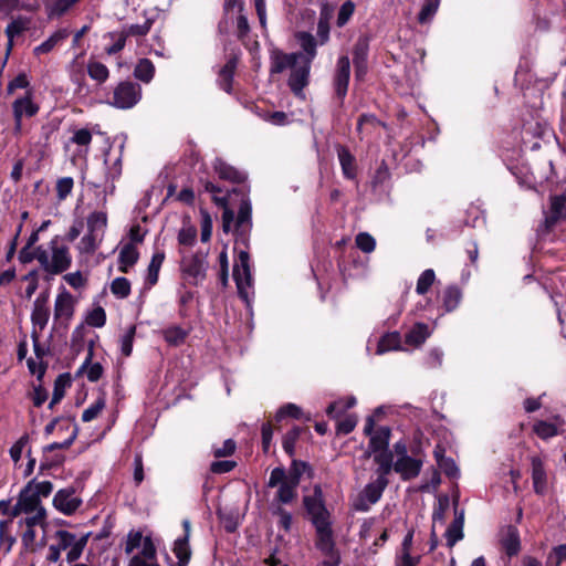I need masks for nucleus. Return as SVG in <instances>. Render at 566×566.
<instances>
[{
	"label": "nucleus",
	"mask_w": 566,
	"mask_h": 566,
	"mask_svg": "<svg viewBox=\"0 0 566 566\" xmlns=\"http://www.w3.org/2000/svg\"><path fill=\"white\" fill-rule=\"evenodd\" d=\"M50 318L49 295L46 293L40 294L33 302V310L31 313L32 322V340L35 343L40 338V334L44 331Z\"/></svg>",
	"instance_id": "9b49d317"
},
{
	"label": "nucleus",
	"mask_w": 566,
	"mask_h": 566,
	"mask_svg": "<svg viewBox=\"0 0 566 566\" xmlns=\"http://www.w3.org/2000/svg\"><path fill=\"white\" fill-rule=\"evenodd\" d=\"M337 157L342 172L346 179L354 180L357 176L356 159L345 146L337 147Z\"/></svg>",
	"instance_id": "b1692460"
},
{
	"label": "nucleus",
	"mask_w": 566,
	"mask_h": 566,
	"mask_svg": "<svg viewBox=\"0 0 566 566\" xmlns=\"http://www.w3.org/2000/svg\"><path fill=\"white\" fill-rule=\"evenodd\" d=\"M461 298L462 292L458 286H448L442 294L443 307L447 312H451L459 306Z\"/></svg>",
	"instance_id": "a19ab883"
},
{
	"label": "nucleus",
	"mask_w": 566,
	"mask_h": 566,
	"mask_svg": "<svg viewBox=\"0 0 566 566\" xmlns=\"http://www.w3.org/2000/svg\"><path fill=\"white\" fill-rule=\"evenodd\" d=\"M388 485V480L377 479L367 483L360 491L353 506L358 512H367L370 506L377 503L385 489Z\"/></svg>",
	"instance_id": "9d476101"
},
{
	"label": "nucleus",
	"mask_w": 566,
	"mask_h": 566,
	"mask_svg": "<svg viewBox=\"0 0 566 566\" xmlns=\"http://www.w3.org/2000/svg\"><path fill=\"white\" fill-rule=\"evenodd\" d=\"M463 524H464L463 512H458L455 510V517L444 533V536L447 539V545L450 548L453 547L459 541H461L463 538V536H464Z\"/></svg>",
	"instance_id": "393cba45"
},
{
	"label": "nucleus",
	"mask_w": 566,
	"mask_h": 566,
	"mask_svg": "<svg viewBox=\"0 0 566 566\" xmlns=\"http://www.w3.org/2000/svg\"><path fill=\"white\" fill-rule=\"evenodd\" d=\"M44 509L41 504V500L36 496L35 491L28 484L21 490L18 501L11 509L10 515L17 517L20 514H31L34 511Z\"/></svg>",
	"instance_id": "ddd939ff"
},
{
	"label": "nucleus",
	"mask_w": 566,
	"mask_h": 566,
	"mask_svg": "<svg viewBox=\"0 0 566 566\" xmlns=\"http://www.w3.org/2000/svg\"><path fill=\"white\" fill-rule=\"evenodd\" d=\"M87 231L96 233L104 238L105 229L107 227V213L104 210H96L87 217Z\"/></svg>",
	"instance_id": "c85d7f7f"
},
{
	"label": "nucleus",
	"mask_w": 566,
	"mask_h": 566,
	"mask_svg": "<svg viewBox=\"0 0 566 566\" xmlns=\"http://www.w3.org/2000/svg\"><path fill=\"white\" fill-rule=\"evenodd\" d=\"M350 76V61L347 55L339 56L336 63V70L333 78L335 94L343 101L347 94Z\"/></svg>",
	"instance_id": "2eb2a0df"
},
{
	"label": "nucleus",
	"mask_w": 566,
	"mask_h": 566,
	"mask_svg": "<svg viewBox=\"0 0 566 566\" xmlns=\"http://www.w3.org/2000/svg\"><path fill=\"white\" fill-rule=\"evenodd\" d=\"M12 521H0V548L7 554L11 551L15 538L10 534V525Z\"/></svg>",
	"instance_id": "3c124183"
},
{
	"label": "nucleus",
	"mask_w": 566,
	"mask_h": 566,
	"mask_svg": "<svg viewBox=\"0 0 566 566\" xmlns=\"http://www.w3.org/2000/svg\"><path fill=\"white\" fill-rule=\"evenodd\" d=\"M233 279L240 297L249 304L253 294V279L250 268V255L247 251H240L238 261L233 266Z\"/></svg>",
	"instance_id": "39448f33"
},
{
	"label": "nucleus",
	"mask_w": 566,
	"mask_h": 566,
	"mask_svg": "<svg viewBox=\"0 0 566 566\" xmlns=\"http://www.w3.org/2000/svg\"><path fill=\"white\" fill-rule=\"evenodd\" d=\"M82 504L73 488L59 490L53 497L54 507L64 515H72Z\"/></svg>",
	"instance_id": "f3484780"
},
{
	"label": "nucleus",
	"mask_w": 566,
	"mask_h": 566,
	"mask_svg": "<svg viewBox=\"0 0 566 566\" xmlns=\"http://www.w3.org/2000/svg\"><path fill=\"white\" fill-rule=\"evenodd\" d=\"M303 503L313 526L332 522L331 513L325 505L323 490L319 484L314 485L311 495L304 496Z\"/></svg>",
	"instance_id": "423d86ee"
},
{
	"label": "nucleus",
	"mask_w": 566,
	"mask_h": 566,
	"mask_svg": "<svg viewBox=\"0 0 566 566\" xmlns=\"http://www.w3.org/2000/svg\"><path fill=\"white\" fill-rule=\"evenodd\" d=\"M295 38L305 53V55L302 53L300 61H308L312 63L313 59L316 56L317 43L315 38L308 32H297Z\"/></svg>",
	"instance_id": "bb28decb"
},
{
	"label": "nucleus",
	"mask_w": 566,
	"mask_h": 566,
	"mask_svg": "<svg viewBox=\"0 0 566 566\" xmlns=\"http://www.w3.org/2000/svg\"><path fill=\"white\" fill-rule=\"evenodd\" d=\"M311 63L308 61H297L291 69L289 86L291 91L300 97H304L303 90L308 84Z\"/></svg>",
	"instance_id": "4468645a"
},
{
	"label": "nucleus",
	"mask_w": 566,
	"mask_h": 566,
	"mask_svg": "<svg viewBox=\"0 0 566 566\" xmlns=\"http://www.w3.org/2000/svg\"><path fill=\"white\" fill-rule=\"evenodd\" d=\"M136 333L135 326H129L125 334L120 337V352L125 357L130 356L133 352V343Z\"/></svg>",
	"instance_id": "69168bd1"
},
{
	"label": "nucleus",
	"mask_w": 566,
	"mask_h": 566,
	"mask_svg": "<svg viewBox=\"0 0 566 566\" xmlns=\"http://www.w3.org/2000/svg\"><path fill=\"white\" fill-rule=\"evenodd\" d=\"M70 35V31L67 29H59L53 34H51L45 41H43L40 45L35 46L33 52L35 55H42L50 53L55 46L61 44L64 40H66Z\"/></svg>",
	"instance_id": "a878e982"
},
{
	"label": "nucleus",
	"mask_w": 566,
	"mask_h": 566,
	"mask_svg": "<svg viewBox=\"0 0 566 566\" xmlns=\"http://www.w3.org/2000/svg\"><path fill=\"white\" fill-rule=\"evenodd\" d=\"M302 57V53H284L282 51H274L271 55V69L270 72L282 73L286 69L292 66Z\"/></svg>",
	"instance_id": "412c9836"
},
{
	"label": "nucleus",
	"mask_w": 566,
	"mask_h": 566,
	"mask_svg": "<svg viewBox=\"0 0 566 566\" xmlns=\"http://www.w3.org/2000/svg\"><path fill=\"white\" fill-rule=\"evenodd\" d=\"M502 546L510 557L518 554L521 549V539L516 527L510 526L507 528V532L502 539Z\"/></svg>",
	"instance_id": "f704fd0d"
},
{
	"label": "nucleus",
	"mask_w": 566,
	"mask_h": 566,
	"mask_svg": "<svg viewBox=\"0 0 566 566\" xmlns=\"http://www.w3.org/2000/svg\"><path fill=\"white\" fill-rule=\"evenodd\" d=\"M400 343L401 338L399 333H388L380 338L376 354L382 355L387 352L399 349Z\"/></svg>",
	"instance_id": "c03bdc74"
},
{
	"label": "nucleus",
	"mask_w": 566,
	"mask_h": 566,
	"mask_svg": "<svg viewBox=\"0 0 566 566\" xmlns=\"http://www.w3.org/2000/svg\"><path fill=\"white\" fill-rule=\"evenodd\" d=\"M197 229L192 226H185L178 233V242L181 245L191 247L196 242Z\"/></svg>",
	"instance_id": "338daca9"
},
{
	"label": "nucleus",
	"mask_w": 566,
	"mask_h": 566,
	"mask_svg": "<svg viewBox=\"0 0 566 566\" xmlns=\"http://www.w3.org/2000/svg\"><path fill=\"white\" fill-rule=\"evenodd\" d=\"M566 560V544L555 546L547 557L548 566H560Z\"/></svg>",
	"instance_id": "774afa93"
},
{
	"label": "nucleus",
	"mask_w": 566,
	"mask_h": 566,
	"mask_svg": "<svg viewBox=\"0 0 566 566\" xmlns=\"http://www.w3.org/2000/svg\"><path fill=\"white\" fill-rule=\"evenodd\" d=\"M235 67H237V59L231 57L228 60V62L223 65V67L219 72V77H218L219 86L227 93L231 92Z\"/></svg>",
	"instance_id": "7c9ffc66"
},
{
	"label": "nucleus",
	"mask_w": 566,
	"mask_h": 566,
	"mask_svg": "<svg viewBox=\"0 0 566 566\" xmlns=\"http://www.w3.org/2000/svg\"><path fill=\"white\" fill-rule=\"evenodd\" d=\"M430 336L429 326L424 323H417L406 334L405 339L408 345L420 346Z\"/></svg>",
	"instance_id": "72a5a7b5"
},
{
	"label": "nucleus",
	"mask_w": 566,
	"mask_h": 566,
	"mask_svg": "<svg viewBox=\"0 0 566 566\" xmlns=\"http://www.w3.org/2000/svg\"><path fill=\"white\" fill-rule=\"evenodd\" d=\"M13 117H32L38 114L39 106L32 99L31 92H27L24 96L17 98L12 104Z\"/></svg>",
	"instance_id": "5701e85b"
},
{
	"label": "nucleus",
	"mask_w": 566,
	"mask_h": 566,
	"mask_svg": "<svg viewBox=\"0 0 566 566\" xmlns=\"http://www.w3.org/2000/svg\"><path fill=\"white\" fill-rule=\"evenodd\" d=\"M140 98V85L132 81H124L115 86L109 104L119 109H128L134 107Z\"/></svg>",
	"instance_id": "6e6552de"
},
{
	"label": "nucleus",
	"mask_w": 566,
	"mask_h": 566,
	"mask_svg": "<svg viewBox=\"0 0 566 566\" xmlns=\"http://www.w3.org/2000/svg\"><path fill=\"white\" fill-rule=\"evenodd\" d=\"M73 187L74 180L72 177H63L57 179L55 190L59 201L65 200L71 195Z\"/></svg>",
	"instance_id": "5fc2aeb1"
},
{
	"label": "nucleus",
	"mask_w": 566,
	"mask_h": 566,
	"mask_svg": "<svg viewBox=\"0 0 566 566\" xmlns=\"http://www.w3.org/2000/svg\"><path fill=\"white\" fill-rule=\"evenodd\" d=\"M533 490L537 495L547 492V473L544 461L539 457L531 458Z\"/></svg>",
	"instance_id": "aec40b11"
},
{
	"label": "nucleus",
	"mask_w": 566,
	"mask_h": 566,
	"mask_svg": "<svg viewBox=\"0 0 566 566\" xmlns=\"http://www.w3.org/2000/svg\"><path fill=\"white\" fill-rule=\"evenodd\" d=\"M164 339L170 345V346H180L185 343L186 338L189 335V331L182 328L179 325H171L167 328L163 329L161 332Z\"/></svg>",
	"instance_id": "2f4dec72"
},
{
	"label": "nucleus",
	"mask_w": 566,
	"mask_h": 566,
	"mask_svg": "<svg viewBox=\"0 0 566 566\" xmlns=\"http://www.w3.org/2000/svg\"><path fill=\"white\" fill-rule=\"evenodd\" d=\"M92 138V133L87 128H81L74 130L72 137L70 138V143L75 144L78 147L77 155L86 156L88 154Z\"/></svg>",
	"instance_id": "c9c22d12"
},
{
	"label": "nucleus",
	"mask_w": 566,
	"mask_h": 566,
	"mask_svg": "<svg viewBox=\"0 0 566 566\" xmlns=\"http://www.w3.org/2000/svg\"><path fill=\"white\" fill-rule=\"evenodd\" d=\"M164 260H165L164 252H156L151 256L150 263L147 269V275H146V283L149 286H153L157 283L158 276H159V271H160Z\"/></svg>",
	"instance_id": "ea45409f"
},
{
	"label": "nucleus",
	"mask_w": 566,
	"mask_h": 566,
	"mask_svg": "<svg viewBox=\"0 0 566 566\" xmlns=\"http://www.w3.org/2000/svg\"><path fill=\"white\" fill-rule=\"evenodd\" d=\"M374 461L378 464V468L376 469L377 479L388 480L387 475L394 469L391 452L382 451L375 453Z\"/></svg>",
	"instance_id": "473e14b6"
},
{
	"label": "nucleus",
	"mask_w": 566,
	"mask_h": 566,
	"mask_svg": "<svg viewBox=\"0 0 566 566\" xmlns=\"http://www.w3.org/2000/svg\"><path fill=\"white\" fill-rule=\"evenodd\" d=\"M92 357L93 349L90 348L80 371L84 373L90 381L95 382L102 377L104 369L99 363H92Z\"/></svg>",
	"instance_id": "4c0bfd02"
},
{
	"label": "nucleus",
	"mask_w": 566,
	"mask_h": 566,
	"mask_svg": "<svg viewBox=\"0 0 566 566\" xmlns=\"http://www.w3.org/2000/svg\"><path fill=\"white\" fill-rule=\"evenodd\" d=\"M302 472L296 462L293 468L286 472L284 468H274L271 471L268 486L277 488L274 500L281 504H290L297 497V486L300 484Z\"/></svg>",
	"instance_id": "7ed1b4c3"
},
{
	"label": "nucleus",
	"mask_w": 566,
	"mask_h": 566,
	"mask_svg": "<svg viewBox=\"0 0 566 566\" xmlns=\"http://www.w3.org/2000/svg\"><path fill=\"white\" fill-rule=\"evenodd\" d=\"M140 548V553L137 555L142 556L145 563H156L157 551L153 539L149 536H143L139 531H130L127 534L125 543V553L130 555L135 549Z\"/></svg>",
	"instance_id": "1a4fd4ad"
},
{
	"label": "nucleus",
	"mask_w": 566,
	"mask_h": 566,
	"mask_svg": "<svg viewBox=\"0 0 566 566\" xmlns=\"http://www.w3.org/2000/svg\"><path fill=\"white\" fill-rule=\"evenodd\" d=\"M434 280H436L434 271L431 269L424 270L420 274V276L417 281L416 292L419 295L426 294L429 291V289L431 287V285L433 284Z\"/></svg>",
	"instance_id": "864d4df0"
},
{
	"label": "nucleus",
	"mask_w": 566,
	"mask_h": 566,
	"mask_svg": "<svg viewBox=\"0 0 566 566\" xmlns=\"http://www.w3.org/2000/svg\"><path fill=\"white\" fill-rule=\"evenodd\" d=\"M153 23L154 21L151 19H146L143 23L123 27L122 32L126 38H136L138 40L144 38L150 31Z\"/></svg>",
	"instance_id": "37998d69"
},
{
	"label": "nucleus",
	"mask_w": 566,
	"mask_h": 566,
	"mask_svg": "<svg viewBox=\"0 0 566 566\" xmlns=\"http://www.w3.org/2000/svg\"><path fill=\"white\" fill-rule=\"evenodd\" d=\"M315 547L325 557L324 566H338L340 564V555L336 548L332 522L315 525Z\"/></svg>",
	"instance_id": "20e7f679"
},
{
	"label": "nucleus",
	"mask_w": 566,
	"mask_h": 566,
	"mask_svg": "<svg viewBox=\"0 0 566 566\" xmlns=\"http://www.w3.org/2000/svg\"><path fill=\"white\" fill-rule=\"evenodd\" d=\"M174 553L178 558L179 566H187L191 557L189 539L187 537L177 538L174 545Z\"/></svg>",
	"instance_id": "a18cd8bd"
},
{
	"label": "nucleus",
	"mask_w": 566,
	"mask_h": 566,
	"mask_svg": "<svg viewBox=\"0 0 566 566\" xmlns=\"http://www.w3.org/2000/svg\"><path fill=\"white\" fill-rule=\"evenodd\" d=\"M81 1L82 0H52L49 7V15L56 18L63 17Z\"/></svg>",
	"instance_id": "49530a36"
},
{
	"label": "nucleus",
	"mask_w": 566,
	"mask_h": 566,
	"mask_svg": "<svg viewBox=\"0 0 566 566\" xmlns=\"http://www.w3.org/2000/svg\"><path fill=\"white\" fill-rule=\"evenodd\" d=\"M556 422H548V421H537L533 426V431L541 438V439H549L558 434V428L563 424V421L556 417Z\"/></svg>",
	"instance_id": "e433bc0d"
},
{
	"label": "nucleus",
	"mask_w": 566,
	"mask_h": 566,
	"mask_svg": "<svg viewBox=\"0 0 566 566\" xmlns=\"http://www.w3.org/2000/svg\"><path fill=\"white\" fill-rule=\"evenodd\" d=\"M103 237L87 231L77 244L81 254H93L99 247Z\"/></svg>",
	"instance_id": "58836bf2"
},
{
	"label": "nucleus",
	"mask_w": 566,
	"mask_h": 566,
	"mask_svg": "<svg viewBox=\"0 0 566 566\" xmlns=\"http://www.w3.org/2000/svg\"><path fill=\"white\" fill-rule=\"evenodd\" d=\"M139 253L134 243L125 244L119 252L118 261H119V271L123 273H127L128 269L132 268L138 260Z\"/></svg>",
	"instance_id": "cd10ccee"
},
{
	"label": "nucleus",
	"mask_w": 566,
	"mask_h": 566,
	"mask_svg": "<svg viewBox=\"0 0 566 566\" xmlns=\"http://www.w3.org/2000/svg\"><path fill=\"white\" fill-rule=\"evenodd\" d=\"M422 460L412 457L398 458L394 463V470L403 481L415 479L419 475L422 468Z\"/></svg>",
	"instance_id": "6ab92c4d"
},
{
	"label": "nucleus",
	"mask_w": 566,
	"mask_h": 566,
	"mask_svg": "<svg viewBox=\"0 0 566 566\" xmlns=\"http://www.w3.org/2000/svg\"><path fill=\"white\" fill-rule=\"evenodd\" d=\"M564 218H566V190L562 195L551 198V207L545 222L547 227H553Z\"/></svg>",
	"instance_id": "4be33fe9"
},
{
	"label": "nucleus",
	"mask_w": 566,
	"mask_h": 566,
	"mask_svg": "<svg viewBox=\"0 0 566 566\" xmlns=\"http://www.w3.org/2000/svg\"><path fill=\"white\" fill-rule=\"evenodd\" d=\"M87 73L90 77L97 83H104L109 76L107 66L97 61H90L87 64Z\"/></svg>",
	"instance_id": "8fccbe9b"
},
{
	"label": "nucleus",
	"mask_w": 566,
	"mask_h": 566,
	"mask_svg": "<svg viewBox=\"0 0 566 566\" xmlns=\"http://www.w3.org/2000/svg\"><path fill=\"white\" fill-rule=\"evenodd\" d=\"M303 503L313 526L332 522L331 513L325 505L323 490L319 484L314 485L311 495L304 496Z\"/></svg>",
	"instance_id": "0eeeda50"
},
{
	"label": "nucleus",
	"mask_w": 566,
	"mask_h": 566,
	"mask_svg": "<svg viewBox=\"0 0 566 566\" xmlns=\"http://www.w3.org/2000/svg\"><path fill=\"white\" fill-rule=\"evenodd\" d=\"M439 4L440 0H424V3L418 14L419 22L426 23L431 20L438 11Z\"/></svg>",
	"instance_id": "13d9d810"
},
{
	"label": "nucleus",
	"mask_w": 566,
	"mask_h": 566,
	"mask_svg": "<svg viewBox=\"0 0 566 566\" xmlns=\"http://www.w3.org/2000/svg\"><path fill=\"white\" fill-rule=\"evenodd\" d=\"M111 292L119 297L125 298L130 294V283L126 277H116L111 284Z\"/></svg>",
	"instance_id": "4d7b16f0"
},
{
	"label": "nucleus",
	"mask_w": 566,
	"mask_h": 566,
	"mask_svg": "<svg viewBox=\"0 0 566 566\" xmlns=\"http://www.w3.org/2000/svg\"><path fill=\"white\" fill-rule=\"evenodd\" d=\"M134 75L137 80L149 83L155 75V65L148 59H140L135 66Z\"/></svg>",
	"instance_id": "79ce46f5"
},
{
	"label": "nucleus",
	"mask_w": 566,
	"mask_h": 566,
	"mask_svg": "<svg viewBox=\"0 0 566 566\" xmlns=\"http://www.w3.org/2000/svg\"><path fill=\"white\" fill-rule=\"evenodd\" d=\"M45 523V509H40L39 511H34L31 514H27V516L24 518H21L19 522L20 526H25V528H34L35 526L44 527Z\"/></svg>",
	"instance_id": "09e8293b"
},
{
	"label": "nucleus",
	"mask_w": 566,
	"mask_h": 566,
	"mask_svg": "<svg viewBox=\"0 0 566 566\" xmlns=\"http://www.w3.org/2000/svg\"><path fill=\"white\" fill-rule=\"evenodd\" d=\"M213 168L219 178L229 180L232 182H241L244 179L242 172L228 165L221 159H216L213 164Z\"/></svg>",
	"instance_id": "c756f323"
},
{
	"label": "nucleus",
	"mask_w": 566,
	"mask_h": 566,
	"mask_svg": "<svg viewBox=\"0 0 566 566\" xmlns=\"http://www.w3.org/2000/svg\"><path fill=\"white\" fill-rule=\"evenodd\" d=\"M105 406H106L105 394H101L96 398V400L83 411L82 420L84 422H90V421L96 419L98 417V415L101 413V411L105 408Z\"/></svg>",
	"instance_id": "de8ad7c7"
},
{
	"label": "nucleus",
	"mask_w": 566,
	"mask_h": 566,
	"mask_svg": "<svg viewBox=\"0 0 566 566\" xmlns=\"http://www.w3.org/2000/svg\"><path fill=\"white\" fill-rule=\"evenodd\" d=\"M208 263L203 256L193 255L182 262V271L192 284H198L206 277Z\"/></svg>",
	"instance_id": "a211bd4d"
},
{
	"label": "nucleus",
	"mask_w": 566,
	"mask_h": 566,
	"mask_svg": "<svg viewBox=\"0 0 566 566\" xmlns=\"http://www.w3.org/2000/svg\"><path fill=\"white\" fill-rule=\"evenodd\" d=\"M355 3L350 0L345 1L340 6L336 20L337 27L343 28L349 21V19L355 12Z\"/></svg>",
	"instance_id": "bf43d9fd"
},
{
	"label": "nucleus",
	"mask_w": 566,
	"mask_h": 566,
	"mask_svg": "<svg viewBox=\"0 0 566 566\" xmlns=\"http://www.w3.org/2000/svg\"><path fill=\"white\" fill-rule=\"evenodd\" d=\"M30 21L28 18L18 17L13 19L6 28L8 39H14L29 29Z\"/></svg>",
	"instance_id": "603ef678"
},
{
	"label": "nucleus",
	"mask_w": 566,
	"mask_h": 566,
	"mask_svg": "<svg viewBox=\"0 0 566 566\" xmlns=\"http://www.w3.org/2000/svg\"><path fill=\"white\" fill-rule=\"evenodd\" d=\"M300 433H301V430L298 427H294L292 428L290 431H287L284 437H283V441H282V446H283V449L284 451L289 454V455H293L294 454V448H295V443L300 437Z\"/></svg>",
	"instance_id": "680f3d73"
},
{
	"label": "nucleus",
	"mask_w": 566,
	"mask_h": 566,
	"mask_svg": "<svg viewBox=\"0 0 566 566\" xmlns=\"http://www.w3.org/2000/svg\"><path fill=\"white\" fill-rule=\"evenodd\" d=\"M374 427V418L371 416L367 417L364 426V433L370 437L368 450L374 454L382 451H389L388 444L390 439V428L379 427L375 430Z\"/></svg>",
	"instance_id": "f8f14e48"
},
{
	"label": "nucleus",
	"mask_w": 566,
	"mask_h": 566,
	"mask_svg": "<svg viewBox=\"0 0 566 566\" xmlns=\"http://www.w3.org/2000/svg\"><path fill=\"white\" fill-rule=\"evenodd\" d=\"M54 538L56 539V545L61 551L69 549L77 539L73 533L64 530L56 531Z\"/></svg>",
	"instance_id": "0e129e2a"
},
{
	"label": "nucleus",
	"mask_w": 566,
	"mask_h": 566,
	"mask_svg": "<svg viewBox=\"0 0 566 566\" xmlns=\"http://www.w3.org/2000/svg\"><path fill=\"white\" fill-rule=\"evenodd\" d=\"M357 248L364 253H371L376 248V240L367 232H360L355 239Z\"/></svg>",
	"instance_id": "052dcab7"
},
{
	"label": "nucleus",
	"mask_w": 566,
	"mask_h": 566,
	"mask_svg": "<svg viewBox=\"0 0 566 566\" xmlns=\"http://www.w3.org/2000/svg\"><path fill=\"white\" fill-rule=\"evenodd\" d=\"M286 417L300 419L302 417V409L295 403H286L277 410L275 419L276 421H281Z\"/></svg>",
	"instance_id": "e2e57ef3"
},
{
	"label": "nucleus",
	"mask_w": 566,
	"mask_h": 566,
	"mask_svg": "<svg viewBox=\"0 0 566 566\" xmlns=\"http://www.w3.org/2000/svg\"><path fill=\"white\" fill-rule=\"evenodd\" d=\"M36 261L49 275H57L70 269L72 255L70 248L59 237L53 238L48 248L38 247Z\"/></svg>",
	"instance_id": "f03ea898"
},
{
	"label": "nucleus",
	"mask_w": 566,
	"mask_h": 566,
	"mask_svg": "<svg viewBox=\"0 0 566 566\" xmlns=\"http://www.w3.org/2000/svg\"><path fill=\"white\" fill-rule=\"evenodd\" d=\"M369 44L367 39H358L353 50L354 63H367Z\"/></svg>",
	"instance_id": "6e6d98bb"
},
{
	"label": "nucleus",
	"mask_w": 566,
	"mask_h": 566,
	"mask_svg": "<svg viewBox=\"0 0 566 566\" xmlns=\"http://www.w3.org/2000/svg\"><path fill=\"white\" fill-rule=\"evenodd\" d=\"M205 190L212 193L213 202L223 209L222 230L229 233L233 230L237 240L247 244L249 233L252 229V207L249 198L241 199L238 216L235 218L232 209L229 208V192L221 195L222 190L211 181L205 184Z\"/></svg>",
	"instance_id": "f257e3e1"
},
{
	"label": "nucleus",
	"mask_w": 566,
	"mask_h": 566,
	"mask_svg": "<svg viewBox=\"0 0 566 566\" xmlns=\"http://www.w3.org/2000/svg\"><path fill=\"white\" fill-rule=\"evenodd\" d=\"M75 303L74 296L66 289H62L55 298L54 319L60 324L70 322L74 314Z\"/></svg>",
	"instance_id": "dca6fc26"
}]
</instances>
